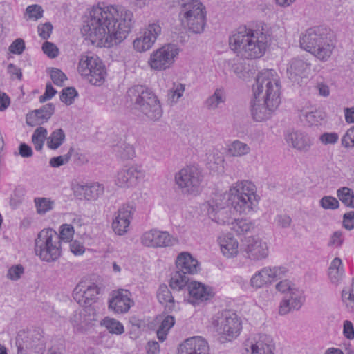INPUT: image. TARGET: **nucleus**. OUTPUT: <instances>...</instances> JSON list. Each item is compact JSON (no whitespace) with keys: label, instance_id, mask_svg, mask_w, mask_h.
Here are the masks:
<instances>
[{"label":"nucleus","instance_id":"obj_61","mask_svg":"<svg viewBox=\"0 0 354 354\" xmlns=\"http://www.w3.org/2000/svg\"><path fill=\"white\" fill-rule=\"evenodd\" d=\"M342 144L345 147H354V126L346 132L342 139Z\"/></svg>","mask_w":354,"mask_h":354},{"label":"nucleus","instance_id":"obj_17","mask_svg":"<svg viewBox=\"0 0 354 354\" xmlns=\"http://www.w3.org/2000/svg\"><path fill=\"white\" fill-rule=\"evenodd\" d=\"M99 293L100 288L96 284L80 282L73 290V297L80 306H93Z\"/></svg>","mask_w":354,"mask_h":354},{"label":"nucleus","instance_id":"obj_31","mask_svg":"<svg viewBox=\"0 0 354 354\" xmlns=\"http://www.w3.org/2000/svg\"><path fill=\"white\" fill-rule=\"evenodd\" d=\"M157 299L160 304L165 307L167 312H172L176 310V301L167 286L162 284L157 290Z\"/></svg>","mask_w":354,"mask_h":354},{"label":"nucleus","instance_id":"obj_64","mask_svg":"<svg viewBox=\"0 0 354 354\" xmlns=\"http://www.w3.org/2000/svg\"><path fill=\"white\" fill-rule=\"evenodd\" d=\"M343 226L348 230L354 229V212L351 211L343 216Z\"/></svg>","mask_w":354,"mask_h":354},{"label":"nucleus","instance_id":"obj_43","mask_svg":"<svg viewBox=\"0 0 354 354\" xmlns=\"http://www.w3.org/2000/svg\"><path fill=\"white\" fill-rule=\"evenodd\" d=\"M231 229L238 234H243L254 228V224L248 219H237L231 222Z\"/></svg>","mask_w":354,"mask_h":354},{"label":"nucleus","instance_id":"obj_34","mask_svg":"<svg viewBox=\"0 0 354 354\" xmlns=\"http://www.w3.org/2000/svg\"><path fill=\"white\" fill-rule=\"evenodd\" d=\"M55 105L53 103H48L40 109L33 111L31 115H34L36 118V123L41 124L50 119L55 112Z\"/></svg>","mask_w":354,"mask_h":354},{"label":"nucleus","instance_id":"obj_54","mask_svg":"<svg viewBox=\"0 0 354 354\" xmlns=\"http://www.w3.org/2000/svg\"><path fill=\"white\" fill-rule=\"evenodd\" d=\"M24 272V269L21 265L13 266L8 270L7 277L12 281H17L21 278Z\"/></svg>","mask_w":354,"mask_h":354},{"label":"nucleus","instance_id":"obj_45","mask_svg":"<svg viewBox=\"0 0 354 354\" xmlns=\"http://www.w3.org/2000/svg\"><path fill=\"white\" fill-rule=\"evenodd\" d=\"M100 324L104 326L111 333L120 335L124 332L122 324L113 318L105 317L100 322Z\"/></svg>","mask_w":354,"mask_h":354},{"label":"nucleus","instance_id":"obj_62","mask_svg":"<svg viewBox=\"0 0 354 354\" xmlns=\"http://www.w3.org/2000/svg\"><path fill=\"white\" fill-rule=\"evenodd\" d=\"M275 222L278 227L287 228L290 226L292 218L287 214H278L276 216Z\"/></svg>","mask_w":354,"mask_h":354},{"label":"nucleus","instance_id":"obj_50","mask_svg":"<svg viewBox=\"0 0 354 354\" xmlns=\"http://www.w3.org/2000/svg\"><path fill=\"white\" fill-rule=\"evenodd\" d=\"M266 269L270 279H279L288 272V269L282 266L266 267Z\"/></svg>","mask_w":354,"mask_h":354},{"label":"nucleus","instance_id":"obj_20","mask_svg":"<svg viewBox=\"0 0 354 354\" xmlns=\"http://www.w3.org/2000/svg\"><path fill=\"white\" fill-rule=\"evenodd\" d=\"M134 212L135 207L130 203L124 204L118 209L112 223L115 234L121 236L127 232Z\"/></svg>","mask_w":354,"mask_h":354},{"label":"nucleus","instance_id":"obj_2","mask_svg":"<svg viewBox=\"0 0 354 354\" xmlns=\"http://www.w3.org/2000/svg\"><path fill=\"white\" fill-rule=\"evenodd\" d=\"M229 44L238 56L247 59L261 57L268 46L265 35L245 28L230 37Z\"/></svg>","mask_w":354,"mask_h":354},{"label":"nucleus","instance_id":"obj_58","mask_svg":"<svg viewBox=\"0 0 354 354\" xmlns=\"http://www.w3.org/2000/svg\"><path fill=\"white\" fill-rule=\"evenodd\" d=\"M26 12L30 19L37 20L42 17L43 10L39 5H32L27 7Z\"/></svg>","mask_w":354,"mask_h":354},{"label":"nucleus","instance_id":"obj_59","mask_svg":"<svg viewBox=\"0 0 354 354\" xmlns=\"http://www.w3.org/2000/svg\"><path fill=\"white\" fill-rule=\"evenodd\" d=\"M342 300L347 306L352 304L351 307L354 306V278L353 279V283L351 288L349 290H342Z\"/></svg>","mask_w":354,"mask_h":354},{"label":"nucleus","instance_id":"obj_55","mask_svg":"<svg viewBox=\"0 0 354 354\" xmlns=\"http://www.w3.org/2000/svg\"><path fill=\"white\" fill-rule=\"evenodd\" d=\"M338 139L339 135L335 132H326L319 136L320 142L325 145H334L338 141Z\"/></svg>","mask_w":354,"mask_h":354},{"label":"nucleus","instance_id":"obj_60","mask_svg":"<svg viewBox=\"0 0 354 354\" xmlns=\"http://www.w3.org/2000/svg\"><path fill=\"white\" fill-rule=\"evenodd\" d=\"M275 288L278 291L286 295L290 293L293 289H297L288 280L281 281L276 284Z\"/></svg>","mask_w":354,"mask_h":354},{"label":"nucleus","instance_id":"obj_63","mask_svg":"<svg viewBox=\"0 0 354 354\" xmlns=\"http://www.w3.org/2000/svg\"><path fill=\"white\" fill-rule=\"evenodd\" d=\"M52 30L53 26L49 22H46L38 26L39 35L44 39H46L50 37Z\"/></svg>","mask_w":354,"mask_h":354},{"label":"nucleus","instance_id":"obj_32","mask_svg":"<svg viewBox=\"0 0 354 354\" xmlns=\"http://www.w3.org/2000/svg\"><path fill=\"white\" fill-rule=\"evenodd\" d=\"M113 151L116 156L123 160H131L136 156L133 145L126 140H120L113 146Z\"/></svg>","mask_w":354,"mask_h":354},{"label":"nucleus","instance_id":"obj_27","mask_svg":"<svg viewBox=\"0 0 354 354\" xmlns=\"http://www.w3.org/2000/svg\"><path fill=\"white\" fill-rule=\"evenodd\" d=\"M188 291L191 303L207 301L212 298L214 295L210 286L197 281H192L189 283Z\"/></svg>","mask_w":354,"mask_h":354},{"label":"nucleus","instance_id":"obj_5","mask_svg":"<svg viewBox=\"0 0 354 354\" xmlns=\"http://www.w3.org/2000/svg\"><path fill=\"white\" fill-rule=\"evenodd\" d=\"M227 201L234 210L239 213L247 214L251 212L259 201L255 185L248 180L235 183L229 190Z\"/></svg>","mask_w":354,"mask_h":354},{"label":"nucleus","instance_id":"obj_25","mask_svg":"<svg viewBox=\"0 0 354 354\" xmlns=\"http://www.w3.org/2000/svg\"><path fill=\"white\" fill-rule=\"evenodd\" d=\"M280 103L272 104L271 101L263 100L254 97L251 102V113L254 120L261 122L270 118L272 112L278 107Z\"/></svg>","mask_w":354,"mask_h":354},{"label":"nucleus","instance_id":"obj_57","mask_svg":"<svg viewBox=\"0 0 354 354\" xmlns=\"http://www.w3.org/2000/svg\"><path fill=\"white\" fill-rule=\"evenodd\" d=\"M25 49V43L22 39H15L9 46V51L11 53L21 55Z\"/></svg>","mask_w":354,"mask_h":354},{"label":"nucleus","instance_id":"obj_12","mask_svg":"<svg viewBox=\"0 0 354 354\" xmlns=\"http://www.w3.org/2000/svg\"><path fill=\"white\" fill-rule=\"evenodd\" d=\"M202 180L201 172L194 167H184L175 175V181L183 194L197 195Z\"/></svg>","mask_w":354,"mask_h":354},{"label":"nucleus","instance_id":"obj_48","mask_svg":"<svg viewBox=\"0 0 354 354\" xmlns=\"http://www.w3.org/2000/svg\"><path fill=\"white\" fill-rule=\"evenodd\" d=\"M37 212L39 214H44L53 209V202L46 198L35 199Z\"/></svg>","mask_w":354,"mask_h":354},{"label":"nucleus","instance_id":"obj_11","mask_svg":"<svg viewBox=\"0 0 354 354\" xmlns=\"http://www.w3.org/2000/svg\"><path fill=\"white\" fill-rule=\"evenodd\" d=\"M179 12L183 25L194 34L203 32L206 25L205 7L201 2H196L193 6H187Z\"/></svg>","mask_w":354,"mask_h":354},{"label":"nucleus","instance_id":"obj_19","mask_svg":"<svg viewBox=\"0 0 354 354\" xmlns=\"http://www.w3.org/2000/svg\"><path fill=\"white\" fill-rule=\"evenodd\" d=\"M161 30L162 28L159 24H149L142 35L134 40L133 48L138 52H144L150 49L160 35Z\"/></svg>","mask_w":354,"mask_h":354},{"label":"nucleus","instance_id":"obj_41","mask_svg":"<svg viewBox=\"0 0 354 354\" xmlns=\"http://www.w3.org/2000/svg\"><path fill=\"white\" fill-rule=\"evenodd\" d=\"M174 324L175 319L171 315H167L163 319L157 330V336L160 341L163 342L166 339L169 330Z\"/></svg>","mask_w":354,"mask_h":354},{"label":"nucleus","instance_id":"obj_26","mask_svg":"<svg viewBox=\"0 0 354 354\" xmlns=\"http://www.w3.org/2000/svg\"><path fill=\"white\" fill-rule=\"evenodd\" d=\"M133 304L130 292L122 289L113 292V297L109 301V307L115 313H124Z\"/></svg>","mask_w":354,"mask_h":354},{"label":"nucleus","instance_id":"obj_36","mask_svg":"<svg viewBox=\"0 0 354 354\" xmlns=\"http://www.w3.org/2000/svg\"><path fill=\"white\" fill-rule=\"evenodd\" d=\"M342 260L335 257L331 262L328 268V277L333 283L337 284L342 279L343 268Z\"/></svg>","mask_w":354,"mask_h":354},{"label":"nucleus","instance_id":"obj_37","mask_svg":"<svg viewBox=\"0 0 354 354\" xmlns=\"http://www.w3.org/2000/svg\"><path fill=\"white\" fill-rule=\"evenodd\" d=\"M66 139L65 133L62 129H57L53 131L47 138V147L50 149H58Z\"/></svg>","mask_w":354,"mask_h":354},{"label":"nucleus","instance_id":"obj_30","mask_svg":"<svg viewBox=\"0 0 354 354\" xmlns=\"http://www.w3.org/2000/svg\"><path fill=\"white\" fill-rule=\"evenodd\" d=\"M176 264L177 270L186 274L196 273L199 266L198 261L188 252L180 253L177 257Z\"/></svg>","mask_w":354,"mask_h":354},{"label":"nucleus","instance_id":"obj_18","mask_svg":"<svg viewBox=\"0 0 354 354\" xmlns=\"http://www.w3.org/2000/svg\"><path fill=\"white\" fill-rule=\"evenodd\" d=\"M144 176L145 172L141 166L137 165L124 166L118 172L115 182L120 187H129L136 185L138 180L143 178Z\"/></svg>","mask_w":354,"mask_h":354},{"label":"nucleus","instance_id":"obj_40","mask_svg":"<svg viewBox=\"0 0 354 354\" xmlns=\"http://www.w3.org/2000/svg\"><path fill=\"white\" fill-rule=\"evenodd\" d=\"M337 196L347 207L354 209V194L351 189L341 187L337 190Z\"/></svg>","mask_w":354,"mask_h":354},{"label":"nucleus","instance_id":"obj_52","mask_svg":"<svg viewBox=\"0 0 354 354\" xmlns=\"http://www.w3.org/2000/svg\"><path fill=\"white\" fill-rule=\"evenodd\" d=\"M320 206L325 209H336L339 207V203L337 198L330 196H325L319 201Z\"/></svg>","mask_w":354,"mask_h":354},{"label":"nucleus","instance_id":"obj_21","mask_svg":"<svg viewBox=\"0 0 354 354\" xmlns=\"http://www.w3.org/2000/svg\"><path fill=\"white\" fill-rule=\"evenodd\" d=\"M178 354H209L207 342L200 336L185 339L179 345Z\"/></svg>","mask_w":354,"mask_h":354},{"label":"nucleus","instance_id":"obj_33","mask_svg":"<svg viewBox=\"0 0 354 354\" xmlns=\"http://www.w3.org/2000/svg\"><path fill=\"white\" fill-rule=\"evenodd\" d=\"M225 93L223 88H216L214 93L208 97L204 102L205 106L211 111L216 110L221 104L225 102Z\"/></svg>","mask_w":354,"mask_h":354},{"label":"nucleus","instance_id":"obj_38","mask_svg":"<svg viewBox=\"0 0 354 354\" xmlns=\"http://www.w3.org/2000/svg\"><path fill=\"white\" fill-rule=\"evenodd\" d=\"M189 278L186 274L176 270L171 276L169 286L174 290H180L187 285H189Z\"/></svg>","mask_w":354,"mask_h":354},{"label":"nucleus","instance_id":"obj_16","mask_svg":"<svg viewBox=\"0 0 354 354\" xmlns=\"http://www.w3.org/2000/svg\"><path fill=\"white\" fill-rule=\"evenodd\" d=\"M71 322L73 326L80 332L89 330L97 320V313L93 306H85V308L76 310L71 317Z\"/></svg>","mask_w":354,"mask_h":354},{"label":"nucleus","instance_id":"obj_49","mask_svg":"<svg viewBox=\"0 0 354 354\" xmlns=\"http://www.w3.org/2000/svg\"><path fill=\"white\" fill-rule=\"evenodd\" d=\"M77 96V92L73 87H67L62 90L60 95V100L66 105L73 103L75 97Z\"/></svg>","mask_w":354,"mask_h":354},{"label":"nucleus","instance_id":"obj_53","mask_svg":"<svg viewBox=\"0 0 354 354\" xmlns=\"http://www.w3.org/2000/svg\"><path fill=\"white\" fill-rule=\"evenodd\" d=\"M50 75L53 83L57 86H62L65 80H67L66 75L60 70L55 68H51Z\"/></svg>","mask_w":354,"mask_h":354},{"label":"nucleus","instance_id":"obj_10","mask_svg":"<svg viewBox=\"0 0 354 354\" xmlns=\"http://www.w3.org/2000/svg\"><path fill=\"white\" fill-rule=\"evenodd\" d=\"M78 71L95 86L102 85L106 75L105 66L96 55H82L79 61Z\"/></svg>","mask_w":354,"mask_h":354},{"label":"nucleus","instance_id":"obj_42","mask_svg":"<svg viewBox=\"0 0 354 354\" xmlns=\"http://www.w3.org/2000/svg\"><path fill=\"white\" fill-rule=\"evenodd\" d=\"M47 129L44 127H37L33 132L32 136V142L34 145L36 151H41L43 148V145L45 140H47Z\"/></svg>","mask_w":354,"mask_h":354},{"label":"nucleus","instance_id":"obj_46","mask_svg":"<svg viewBox=\"0 0 354 354\" xmlns=\"http://www.w3.org/2000/svg\"><path fill=\"white\" fill-rule=\"evenodd\" d=\"M74 235V228L71 225L64 224L60 227L59 234H58L59 242H71Z\"/></svg>","mask_w":354,"mask_h":354},{"label":"nucleus","instance_id":"obj_22","mask_svg":"<svg viewBox=\"0 0 354 354\" xmlns=\"http://www.w3.org/2000/svg\"><path fill=\"white\" fill-rule=\"evenodd\" d=\"M304 301V296L302 290L293 289L290 293L286 295L281 301L279 313L281 315H285L292 310H298L302 306Z\"/></svg>","mask_w":354,"mask_h":354},{"label":"nucleus","instance_id":"obj_1","mask_svg":"<svg viewBox=\"0 0 354 354\" xmlns=\"http://www.w3.org/2000/svg\"><path fill=\"white\" fill-rule=\"evenodd\" d=\"M133 19L130 10L98 4L92 8L81 32L93 44L110 47L127 37L133 27Z\"/></svg>","mask_w":354,"mask_h":354},{"label":"nucleus","instance_id":"obj_44","mask_svg":"<svg viewBox=\"0 0 354 354\" xmlns=\"http://www.w3.org/2000/svg\"><path fill=\"white\" fill-rule=\"evenodd\" d=\"M266 267L262 268L261 270L257 272L250 279V286L255 288H262L268 281L270 278L268 276L267 272H266Z\"/></svg>","mask_w":354,"mask_h":354},{"label":"nucleus","instance_id":"obj_14","mask_svg":"<svg viewBox=\"0 0 354 354\" xmlns=\"http://www.w3.org/2000/svg\"><path fill=\"white\" fill-rule=\"evenodd\" d=\"M178 243V239L166 231L153 229L145 232L141 236V243L150 248L171 247Z\"/></svg>","mask_w":354,"mask_h":354},{"label":"nucleus","instance_id":"obj_29","mask_svg":"<svg viewBox=\"0 0 354 354\" xmlns=\"http://www.w3.org/2000/svg\"><path fill=\"white\" fill-rule=\"evenodd\" d=\"M218 241L222 254L227 258L234 257L239 252V242L230 233L221 235Z\"/></svg>","mask_w":354,"mask_h":354},{"label":"nucleus","instance_id":"obj_9","mask_svg":"<svg viewBox=\"0 0 354 354\" xmlns=\"http://www.w3.org/2000/svg\"><path fill=\"white\" fill-rule=\"evenodd\" d=\"M212 324L218 334L228 341L237 337L242 329L240 317L230 310H222L217 313Z\"/></svg>","mask_w":354,"mask_h":354},{"label":"nucleus","instance_id":"obj_23","mask_svg":"<svg viewBox=\"0 0 354 354\" xmlns=\"http://www.w3.org/2000/svg\"><path fill=\"white\" fill-rule=\"evenodd\" d=\"M74 196L79 200L95 201L104 193V187L97 183L75 184L73 187Z\"/></svg>","mask_w":354,"mask_h":354},{"label":"nucleus","instance_id":"obj_39","mask_svg":"<svg viewBox=\"0 0 354 354\" xmlns=\"http://www.w3.org/2000/svg\"><path fill=\"white\" fill-rule=\"evenodd\" d=\"M228 152L232 156L241 157L248 154L250 147L246 143L235 140L230 145Z\"/></svg>","mask_w":354,"mask_h":354},{"label":"nucleus","instance_id":"obj_13","mask_svg":"<svg viewBox=\"0 0 354 354\" xmlns=\"http://www.w3.org/2000/svg\"><path fill=\"white\" fill-rule=\"evenodd\" d=\"M178 54L179 48L176 45L165 44L151 54L148 64L152 70L165 71L173 66Z\"/></svg>","mask_w":354,"mask_h":354},{"label":"nucleus","instance_id":"obj_15","mask_svg":"<svg viewBox=\"0 0 354 354\" xmlns=\"http://www.w3.org/2000/svg\"><path fill=\"white\" fill-rule=\"evenodd\" d=\"M242 250L244 257L253 261H261L269 255L267 243L259 238L247 239L242 245Z\"/></svg>","mask_w":354,"mask_h":354},{"label":"nucleus","instance_id":"obj_7","mask_svg":"<svg viewBox=\"0 0 354 354\" xmlns=\"http://www.w3.org/2000/svg\"><path fill=\"white\" fill-rule=\"evenodd\" d=\"M35 252L46 262H53L62 254V245L58 234L53 229H44L39 232L35 241Z\"/></svg>","mask_w":354,"mask_h":354},{"label":"nucleus","instance_id":"obj_4","mask_svg":"<svg viewBox=\"0 0 354 354\" xmlns=\"http://www.w3.org/2000/svg\"><path fill=\"white\" fill-rule=\"evenodd\" d=\"M327 35L328 30L325 27L316 26L309 28L300 38V46L319 59L326 60L330 57L333 49Z\"/></svg>","mask_w":354,"mask_h":354},{"label":"nucleus","instance_id":"obj_6","mask_svg":"<svg viewBox=\"0 0 354 354\" xmlns=\"http://www.w3.org/2000/svg\"><path fill=\"white\" fill-rule=\"evenodd\" d=\"M281 88L280 78L276 71L267 69L258 73L252 91L256 99L271 101L274 105L281 102Z\"/></svg>","mask_w":354,"mask_h":354},{"label":"nucleus","instance_id":"obj_28","mask_svg":"<svg viewBox=\"0 0 354 354\" xmlns=\"http://www.w3.org/2000/svg\"><path fill=\"white\" fill-rule=\"evenodd\" d=\"M286 140L292 147L301 152L308 151L313 145L310 138L299 131L288 133L286 136Z\"/></svg>","mask_w":354,"mask_h":354},{"label":"nucleus","instance_id":"obj_3","mask_svg":"<svg viewBox=\"0 0 354 354\" xmlns=\"http://www.w3.org/2000/svg\"><path fill=\"white\" fill-rule=\"evenodd\" d=\"M127 97L136 110L142 113L149 120L158 121L162 115V109L158 97L149 88L136 85L129 88Z\"/></svg>","mask_w":354,"mask_h":354},{"label":"nucleus","instance_id":"obj_51","mask_svg":"<svg viewBox=\"0 0 354 354\" xmlns=\"http://www.w3.org/2000/svg\"><path fill=\"white\" fill-rule=\"evenodd\" d=\"M234 73L239 78L246 79L250 77L249 65L245 62H241L233 66Z\"/></svg>","mask_w":354,"mask_h":354},{"label":"nucleus","instance_id":"obj_24","mask_svg":"<svg viewBox=\"0 0 354 354\" xmlns=\"http://www.w3.org/2000/svg\"><path fill=\"white\" fill-rule=\"evenodd\" d=\"M310 63L301 58H293L287 67L288 77L292 82L299 83V80L308 77L310 72Z\"/></svg>","mask_w":354,"mask_h":354},{"label":"nucleus","instance_id":"obj_8","mask_svg":"<svg viewBox=\"0 0 354 354\" xmlns=\"http://www.w3.org/2000/svg\"><path fill=\"white\" fill-rule=\"evenodd\" d=\"M17 354H40L45 348L44 331L39 327L20 330L16 336Z\"/></svg>","mask_w":354,"mask_h":354},{"label":"nucleus","instance_id":"obj_56","mask_svg":"<svg viewBox=\"0 0 354 354\" xmlns=\"http://www.w3.org/2000/svg\"><path fill=\"white\" fill-rule=\"evenodd\" d=\"M44 53L50 58H55L58 56L59 49L51 42L46 41L42 46Z\"/></svg>","mask_w":354,"mask_h":354},{"label":"nucleus","instance_id":"obj_47","mask_svg":"<svg viewBox=\"0 0 354 354\" xmlns=\"http://www.w3.org/2000/svg\"><path fill=\"white\" fill-rule=\"evenodd\" d=\"M73 150V148L71 147L66 154L51 158L49 160L50 166L52 167H59L68 163L71 159Z\"/></svg>","mask_w":354,"mask_h":354},{"label":"nucleus","instance_id":"obj_35","mask_svg":"<svg viewBox=\"0 0 354 354\" xmlns=\"http://www.w3.org/2000/svg\"><path fill=\"white\" fill-rule=\"evenodd\" d=\"M220 209L216 211L213 205L208 208L207 212L209 217L219 224L231 225V218L228 216V210H223V206L219 207Z\"/></svg>","mask_w":354,"mask_h":354}]
</instances>
